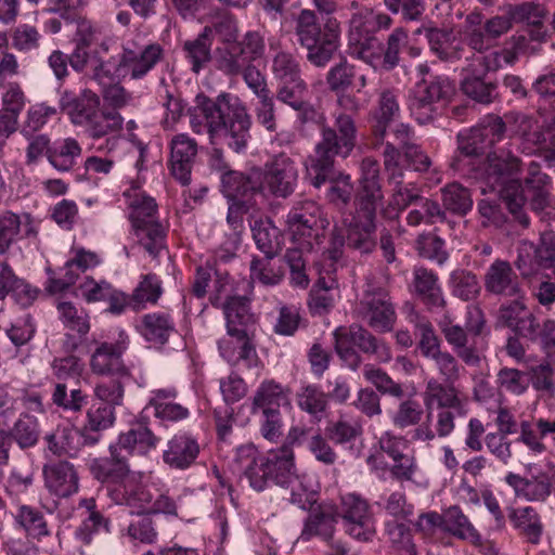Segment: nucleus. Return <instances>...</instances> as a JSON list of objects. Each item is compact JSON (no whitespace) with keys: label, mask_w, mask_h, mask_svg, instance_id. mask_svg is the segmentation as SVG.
Segmentation results:
<instances>
[{"label":"nucleus","mask_w":555,"mask_h":555,"mask_svg":"<svg viewBox=\"0 0 555 555\" xmlns=\"http://www.w3.org/2000/svg\"><path fill=\"white\" fill-rule=\"evenodd\" d=\"M358 129L354 119L347 113H336L333 126L323 125L321 140L306 162L307 172H318L322 179L332 172L336 157L347 158L357 144Z\"/></svg>","instance_id":"f03ea898"},{"label":"nucleus","mask_w":555,"mask_h":555,"mask_svg":"<svg viewBox=\"0 0 555 555\" xmlns=\"http://www.w3.org/2000/svg\"><path fill=\"white\" fill-rule=\"evenodd\" d=\"M162 295L163 286L160 279L154 273L142 275L139 284L132 292L131 307L133 310H141L147 304L156 305Z\"/></svg>","instance_id":"69168bd1"},{"label":"nucleus","mask_w":555,"mask_h":555,"mask_svg":"<svg viewBox=\"0 0 555 555\" xmlns=\"http://www.w3.org/2000/svg\"><path fill=\"white\" fill-rule=\"evenodd\" d=\"M44 483L48 490L60 496L68 498L79 489V476L74 464L56 461L43 466Z\"/></svg>","instance_id":"c756f323"},{"label":"nucleus","mask_w":555,"mask_h":555,"mask_svg":"<svg viewBox=\"0 0 555 555\" xmlns=\"http://www.w3.org/2000/svg\"><path fill=\"white\" fill-rule=\"evenodd\" d=\"M333 335L336 353L352 371L358 370L362 364V357L354 347L364 354L373 356L378 363H389L392 359L389 344L385 339L376 337L360 324L339 326Z\"/></svg>","instance_id":"39448f33"},{"label":"nucleus","mask_w":555,"mask_h":555,"mask_svg":"<svg viewBox=\"0 0 555 555\" xmlns=\"http://www.w3.org/2000/svg\"><path fill=\"white\" fill-rule=\"evenodd\" d=\"M115 499L119 504L128 506L130 513L135 515L149 514L153 501L150 491L137 482L134 475L119 486L115 492Z\"/></svg>","instance_id":"3c124183"},{"label":"nucleus","mask_w":555,"mask_h":555,"mask_svg":"<svg viewBox=\"0 0 555 555\" xmlns=\"http://www.w3.org/2000/svg\"><path fill=\"white\" fill-rule=\"evenodd\" d=\"M384 526L385 534L392 552L397 555L418 554L412 530L405 522L387 520Z\"/></svg>","instance_id":"e2e57ef3"},{"label":"nucleus","mask_w":555,"mask_h":555,"mask_svg":"<svg viewBox=\"0 0 555 555\" xmlns=\"http://www.w3.org/2000/svg\"><path fill=\"white\" fill-rule=\"evenodd\" d=\"M199 451V443L194 435L178 431L167 441L163 461L172 469L184 470L195 463Z\"/></svg>","instance_id":"cd10ccee"},{"label":"nucleus","mask_w":555,"mask_h":555,"mask_svg":"<svg viewBox=\"0 0 555 555\" xmlns=\"http://www.w3.org/2000/svg\"><path fill=\"white\" fill-rule=\"evenodd\" d=\"M298 408L317 420L322 417L328 402L327 395L318 385H306L296 393Z\"/></svg>","instance_id":"774afa93"},{"label":"nucleus","mask_w":555,"mask_h":555,"mask_svg":"<svg viewBox=\"0 0 555 555\" xmlns=\"http://www.w3.org/2000/svg\"><path fill=\"white\" fill-rule=\"evenodd\" d=\"M320 207L312 201H305L295 205L287 215V227L294 241L310 250L311 238L317 236L320 221Z\"/></svg>","instance_id":"aec40b11"},{"label":"nucleus","mask_w":555,"mask_h":555,"mask_svg":"<svg viewBox=\"0 0 555 555\" xmlns=\"http://www.w3.org/2000/svg\"><path fill=\"white\" fill-rule=\"evenodd\" d=\"M454 91L453 82L444 75L418 79L409 96L408 106L411 115L421 125L431 121L436 114L435 104L448 101Z\"/></svg>","instance_id":"6e6552de"},{"label":"nucleus","mask_w":555,"mask_h":555,"mask_svg":"<svg viewBox=\"0 0 555 555\" xmlns=\"http://www.w3.org/2000/svg\"><path fill=\"white\" fill-rule=\"evenodd\" d=\"M56 309L59 319L66 330L77 333L79 337L89 333L90 317L85 308L72 301L62 300L57 302Z\"/></svg>","instance_id":"680f3d73"},{"label":"nucleus","mask_w":555,"mask_h":555,"mask_svg":"<svg viewBox=\"0 0 555 555\" xmlns=\"http://www.w3.org/2000/svg\"><path fill=\"white\" fill-rule=\"evenodd\" d=\"M354 312L369 327L380 334L391 332L397 321L389 291L372 281L366 283Z\"/></svg>","instance_id":"0eeeda50"},{"label":"nucleus","mask_w":555,"mask_h":555,"mask_svg":"<svg viewBox=\"0 0 555 555\" xmlns=\"http://www.w3.org/2000/svg\"><path fill=\"white\" fill-rule=\"evenodd\" d=\"M362 434L361 422L347 413H339L338 417L328 422L325 427L326 437L336 446L352 447Z\"/></svg>","instance_id":"603ef678"},{"label":"nucleus","mask_w":555,"mask_h":555,"mask_svg":"<svg viewBox=\"0 0 555 555\" xmlns=\"http://www.w3.org/2000/svg\"><path fill=\"white\" fill-rule=\"evenodd\" d=\"M48 450L55 456L77 457L83 442L80 428L57 426L52 433L44 436Z\"/></svg>","instance_id":"37998d69"},{"label":"nucleus","mask_w":555,"mask_h":555,"mask_svg":"<svg viewBox=\"0 0 555 555\" xmlns=\"http://www.w3.org/2000/svg\"><path fill=\"white\" fill-rule=\"evenodd\" d=\"M499 68H488L483 64L466 63L461 69L460 88L469 99L490 104L495 99L496 83L487 80V74Z\"/></svg>","instance_id":"5701e85b"},{"label":"nucleus","mask_w":555,"mask_h":555,"mask_svg":"<svg viewBox=\"0 0 555 555\" xmlns=\"http://www.w3.org/2000/svg\"><path fill=\"white\" fill-rule=\"evenodd\" d=\"M59 103L60 108L69 116L74 125L85 127L99 111L100 99L89 89L82 90L80 94L65 90Z\"/></svg>","instance_id":"7c9ffc66"},{"label":"nucleus","mask_w":555,"mask_h":555,"mask_svg":"<svg viewBox=\"0 0 555 555\" xmlns=\"http://www.w3.org/2000/svg\"><path fill=\"white\" fill-rule=\"evenodd\" d=\"M412 286L416 296L429 311H437L446 307L447 301L439 284V278L433 270L415 267Z\"/></svg>","instance_id":"72a5a7b5"},{"label":"nucleus","mask_w":555,"mask_h":555,"mask_svg":"<svg viewBox=\"0 0 555 555\" xmlns=\"http://www.w3.org/2000/svg\"><path fill=\"white\" fill-rule=\"evenodd\" d=\"M423 401L426 411H433L434 406L460 410L463 405L454 384L441 383L436 378H430L426 383Z\"/></svg>","instance_id":"09e8293b"},{"label":"nucleus","mask_w":555,"mask_h":555,"mask_svg":"<svg viewBox=\"0 0 555 555\" xmlns=\"http://www.w3.org/2000/svg\"><path fill=\"white\" fill-rule=\"evenodd\" d=\"M550 177L541 172L540 165L531 162L525 178L528 205L542 219H555V198L550 195Z\"/></svg>","instance_id":"4be33fe9"},{"label":"nucleus","mask_w":555,"mask_h":555,"mask_svg":"<svg viewBox=\"0 0 555 555\" xmlns=\"http://www.w3.org/2000/svg\"><path fill=\"white\" fill-rule=\"evenodd\" d=\"M124 196L138 242L152 257H157L166 247L167 228L158 218L156 201L138 185L126 190Z\"/></svg>","instance_id":"7ed1b4c3"},{"label":"nucleus","mask_w":555,"mask_h":555,"mask_svg":"<svg viewBox=\"0 0 555 555\" xmlns=\"http://www.w3.org/2000/svg\"><path fill=\"white\" fill-rule=\"evenodd\" d=\"M166 60V51L157 42L140 46L133 40L122 44L116 70L132 80L144 79Z\"/></svg>","instance_id":"9b49d317"},{"label":"nucleus","mask_w":555,"mask_h":555,"mask_svg":"<svg viewBox=\"0 0 555 555\" xmlns=\"http://www.w3.org/2000/svg\"><path fill=\"white\" fill-rule=\"evenodd\" d=\"M443 531L473 544H478L481 541L477 529L457 505L443 509Z\"/></svg>","instance_id":"6e6d98bb"},{"label":"nucleus","mask_w":555,"mask_h":555,"mask_svg":"<svg viewBox=\"0 0 555 555\" xmlns=\"http://www.w3.org/2000/svg\"><path fill=\"white\" fill-rule=\"evenodd\" d=\"M294 33L307 51V62L317 68L326 67L339 53L340 26L336 18H327L322 26L314 11L302 9L294 16Z\"/></svg>","instance_id":"f257e3e1"},{"label":"nucleus","mask_w":555,"mask_h":555,"mask_svg":"<svg viewBox=\"0 0 555 555\" xmlns=\"http://www.w3.org/2000/svg\"><path fill=\"white\" fill-rule=\"evenodd\" d=\"M229 103V108L223 117L220 129V139H224L227 145L236 153L246 150L250 139L251 119L245 105L237 96Z\"/></svg>","instance_id":"a211bd4d"},{"label":"nucleus","mask_w":555,"mask_h":555,"mask_svg":"<svg viewBox=\"0 0 555 555\" xmlns=\"http://www.w3.org/2000/svg\"><path fill=\"white\" fill-rule=\"evenodd\" d=\"M289 391L274 379H264L257 387L250 411L253 414L264 411H275L284 404H289Z\"/></svg>","instance_id":"a18cd8bd"},{"label":"nucleus","mask_w":555,"mask_h":555,"mask_svg":"<svg viewBox=\"0 0 555 555\" xmlns=\"http://www.w3.org/2000/svg\"><path fill=\"white\" fill-rule=\"evenodd\" d=\"M462 39L466 47V63L483 64L488 68H501L500 50L483 27L464 29Z\"/></svg>","instance_id":"bb28decb"},{"label":"nucleus","mask_w":555,"mask_h":555,"mask_svg":"<svg viewBox=\"0 0 555 555\" xmlns=\"http://www.w3.org/2000/svg\"><path fill=\"white\" fill-rule=\"evenodd\" d=\"M129 344V336L121 328L112 331L106 339L95 341V348L89 361L92 373L102 376L131 377V372L124 362V354Z\"/></svg>","instance_id":"1a4fd4ad"},{"label":"nucleus","mask_w":555,"mask_h":555,"mask_svg":"<svg viewBox=\"0 0 555 555\" xmlns=\"http://www.w3.org/2000/svg\"><path fill=\"white\" fill-rule=\"evenodd\" d=\"M451 410L438 409L434 428L431 425L433 411H427L426 421L412 430L411 439L413 441L430 443L436 437H449L455 429V415Z\"/></svg>","instance_id":"58836bf2"},{"label":"nucleus","mask_w":555,"mask_h":555,"mask_svg":"<svg viewBox=\"0 0 555 555\" xmlns=\"http://www.w3.org/2000/svg\"><path fill=\"white\" fill-rule=\"evenodd\" d=\"M376 220L360 218L353 215L336 224L331 233L330 244L323 253V261H331V267L343 257L347 246L360 254H371L375 246Z\"/></svg>","instance_id":"423d86ee"},{"label":"nucleus","mask_w":555,"mask_h":555,"mask_svg":"<svg viewBox=\"0 0 555 555\" xmlns=\"http://www.w3.org/2000/svg\"><path fill=\"white\" fill-rule=\"evenodd\" d=\"M39 220L30 212L17 215L11 210L0 212V256L5 255L18 240L24 231V237L37 238L39 234Z\"/></svg>","instance_id":"a878e982"},{"label":"nucleus","mask_w":555,"mask_h":555,"mask_svg":"<svg viewBox=\"0 0 555 555\" xmlns=\"http://www.w3.org/2000/svg\"><path fill=\"white\" fill-rule=\"evenodd\" d=\"M332 172H327L322 179L318 172H308L311 184L314 188H321L325 182H330L326 196L328 201L335 205L347 206L351 199L353 185L349 175L336 170L332 166Z\"/></svg>","instance_id":"a19ab883"},{"label":"nucleus","mask_w":555,"mask_h":555,"mask_svg":"<svg viewBox=\"0 0 555 555\" xmlns=\"http://www.w3.org/2000/svg\"><path fill=\"white\" fill-rule=\"evenodd\" d=\"M400 115L398 91L395 89H383L378 93L376 106L371 113L373 121L372 132L378 140H383L389 125Z\"/></svg>","instance_id":"c9c22d12"},{"label":"nucleus","mask_w":555,"mask_h":555,"mask_svg":"<svg viewBox=\"0 0 555 555\" xmlns=\"http://www.w3.org/2000/svg\"><path fill=\"white\" fill-rule=\"evenodd\" d=\"M427 39L430 52L441 62L454 64L466 61V47L462 36H456L452 27L424 26L417 30Z\"/></svg>","instance_id":"6ab92c4d"},{"label":"nucleus","mask_w":555,"mask_h":555,"mask_svg":"<svg viewBox=\"0 0 555 555\" xmlns=\"http://www.w3.org/2000/svg\"><path fill=\"white\" fill-rule=\"evenodd\" d=\"M109 459H95L90 465L93 477L101 481H120V486L126 479H130L128 460L125 454L118 451L117 447H109Z\"/></svg>","instance_id":"4c0bfd02"},{"label":"nucleus","mask_w":555,"mask_h":555,"mask_svg":"<svg viewBox=\"0 0 555 555\" xmlns=\"http://www.w3.org/2000/svg\"><path fill=\"white\" fill-rule=\"evenodd\" d=\"M506 131V124L495 115L485 116L476 126L457 134V149L451 167L462 173L475 170L479 158L501 141Z\"/></svg>","instance_id":"20e7f679"},{"label":"nucleus","mask_w":555,"mask_h":555,"mask_svg":"<svg viewBox=\"0 0 555 555\" xmlns=\"http://www.w3.org/2000/svg\"><path fill=\"white\" fill-rule=\"evenodd\" d=\"M257 248L268 258H274L281 250L280 230L270 219H259L251 225Z\"/></svg>","instance_id":"052dcab7"},{"label":"nucleus","mask_w":555,"mask_h":555,"mask_svg":"<svg viewBox=\"0 0 555 555\" xmlns=\"http://www.w3.org/2000/svg\"><path fill=\"white\" fill-rule=\"evenodd\" d=\"M264 457L271 470V481L281 487H289L297 476L293 447L283 444L276 450H271Z\"/></svg>","instance_id":"ea45409f"},{"label":"nucleus","mask_w":555,"mask_h":555,"mask_svg":"<svg viewBox=\"0 0 555 555\" xmlns=\"http://www.w3.org/2000/svg\"><path fill=\"white\" fill-rule=\"evenodd\" d=\"M483 286L487 294L499 299L525 297L521 276L507 260L495 259L486 270Z\"/></svg>","instance_id":"f3484780"},{"label":"nucleus","mask_w":555,"mask_h":555,"mask_svg":"<svg viewBox=\"0 0 555 555\" xmlns=\"http://www.w3.org/2000/svg\"><path fill=\"white\" fill-rule=\"evenodd\" d=\"M448 284L451 294L464 301L476 299L481 289L477 275L465 269L452 271Z\"/></svg>","instance_id":"338daca9"},{"label":"nucleus","mask_w":555,"mask_h":555,"mask_svg":"<svg viewBox=\"0 0 555 555\" xmlns=\"http://www.w3.org/2000/svg\"><path fill=\"white\" fill-rule=\"evenodd\" d=\"M10 436L22 450L34 448L40 437L38 418L27 412L21 413L10 429Z\"/></svg>","instance_id":"0e129e2a"},{"label":"nucleus","mask_w":555,"mask_h":555,"mask_svg":"<svg viewBox=\"0 0 555 555\" xmlns=\"http://www.w3.org/2000/svg\"><path fill=\"white\" fill-rule=\"evenodd\" d=\"M159 438L143 423H135L125 431L120 433L118 440L113 447L127 455H146L150 451L156 449Z\"/></svg>","instance_id":"f704fd0d"},{"label":"nucleus","mask_w":555,"mask_h":555,"mask_svg":"<svg viewBox=\"0 0 555 555\" xmlns=\"http://www.w3.org/2000/svg\"><path fill=\"white\" fill-rule=\"evenodd\" d=\"M229 202L227 222L233 233L220 249L219 258L223 261L231 259L237 250L241 243L240 233L244 229V216L248 211V205L244 201L229 199Z\"/></svg>","instance_id":"4d7b16f0"},{"label":"nucleus","mask_w":555,"mask_h":555,"mask_svg":"<svg viewBox=\"0 0 555 555\" xmlns=\"http://www.w3.org/2000/svg\"><path fill=\"white\" fill-rule=\"evenodd\" d=\"M522 164L519 157L506 149L487 155L482 169L476 172L492 190L502 192L508 186H519Z\"/></svg>","instance_id":"ddd939ff"},{"label":"nucleus","mask_w":555,"mask_h":555,"mask_svg":"<svg viewBox=\"0 0 555 555\" xmlns=\"http://www.w3.org/2000/svg\"><path fill=\"white\" fill-rule=\"evenodd\" d=\"M505 481L514 489L518 498H524L527 501H544L551 494L552 483L545 474L525 478L518 474L508 473L505 476Z\"/></svg>","instance_id":"49530a36"},{"label":"nucleus","mask_w":555,"mask_h":555,"mask_svg":"<svg viewBox=\"0 0 555 555\" xmlns=\"http://www.w3.org/2000/svg\"><path fill=\"white\" fill-rule=\"evenodd\" d=\"M338 517V508L335 504L330 502L320 503L317 507L310 509L300 539L309 541L313 537H319L326 542L332 541Z\"/></svg>","instance_id":"c85d7f7f"},{"label":"nucleus","mask_w":555,"mask_h":555,"mask_svg":"<svg viewBox=\"0 0 555 555\" xmlns=\"http://www.w3.org/2000/svg\"><path fill=\"white\" fill-rule=\"evenodd\" d=\"M140 334L153 345L163 346L175 333V321L167 312L146 313L138 326Z\"/></svg>","instance_id":"de8ad7c7"},{"label":"nucleus","mask_w":555,"mask_h":555,"mask_svg":"<svg viewBox=\"0 0 555 555\" xmlns=\"http://www.w3.org/2000/svg\"><path fill=\"white\" fill-rule=\"evenodd\" d=\"M422 199L421 190L413 182H403L391 189L388 204L380 209V215L386 220H397L400 214L410 205Z\"/></svg>","instance_id":"5fc2aeb1"},{"label":"nucleus","mask_w":555,"mask_h":555,"mask_svg":"<svg viewBox=\"0 0 555 555\" xmlns=\"http://www.w3.org/2000/svg\"><path fill=\"white\" fill-rule=\"evenodd\" d=\"M233 99L230 93H221L216 100L205 95L196 96V105L189 108L190 127L196 134L207 133L211 144L220 140L223 117Z\"/></svg>","instance_id":"f8f14e48"},{"label":"nucleus","mask_w":555,"mask_h":555,"mask_svg":"<svg viewBox=\"0 0 555 555\" xmlns=\"http://www.w3.org/2000/svg\"><path fill=\"white\" fill-rule=\"evenodd\" d=\"M124 118L116 111H98L90 121H88L83 129L85 132L93 138L100 139L103 137H107L105 140V145H100L96 147L99 151L115 150L118 143V133L122 129Z\"/></svg>","instance_id":"2f4dec72"},{"label":"nucleus","mask_w":555,"mask_h":555,"mask_svg":"<svg viewBox=\"0 0 555 555\" xmlns=\"http://www.w3.org/2000/svg\"><path fill=\"white\" fill-rule=\"evenodd\" d=\"M319 279L309 292L308 308L312 315L327 314L334 307L338 291V282L335 276L336 264L331 267V261L319 263Z\"/></svg>","instance_id":"412c9836"},{"label":"nucleus","mask_w":555,"mask_h":555,"mask_svg":"<svg viewBox=\"0 0 555 555\" xmlns=\"http://www.w3.org/2000/svg\"><path fill=\"white\" fill-rule=\"evenodd\" d=\"M116 421L115 409L107 403L93 402L86 412V421L80 427L83 442L88 447L98 444L103 433L113 427Z\"/></svg>","instance_id":"473e14b6"},{"label":"nucleus","mask_w":555,"mask_h":555,"mask_svg":"<svg viewBox=\"0 0 555 555\" xmlns=\"http://www.w3.org/2000/svg\"><path fill=\"white\" fill-rule=\"evenodd\" d=\"M215 66L218 70L229 77L241 75L249 61L243 53V50L232 41L217 47L214 55Z\"/></svg>","instance_id":"13d9d810"},{"label":"nucleus","mask_w":555,"mask_h":555,"mask_svg":"<svg viewBox=\"0 0 555 555\" xmlns=\"http://www.w3.org/2000/svg\"><path fill=\"white\" fill-rule=\"evenodd\" d=\"M279 46V41L269 42L270 50L276 51L272 57L271 73L278 85L275 91L278 101L308 87L302 78L301 65L297 56L291 51L278 49Z\"/></svg>","instance_id":"dca6fc26"},{"label":"nucleus","mask_w":555,"mask_h":555,"mask_svg":"<svg viewBox=\"0 0 555 555\" xmlns=\"http://www.w3.org/2000/svg\"><path fill=\"white\" fill-rule=\"evenodd\" d=\"M150 405L154 408L155 416L164 422H179L186 418L189 410L176 402L177 390L173 387L159 388L152 391Z\"/></svg>","instance_id":"8fccbe9b"},{"label":"nucleus","mask_w":555,"mask_h":555,"mask_svg":"<svg viewBox=\"0 0 555 555\" xmlns=\"http://www.w3.org/2000/svg\"><path fill=\"white\" fill-rule=\"evenodd\" d=\"M514 528L527 542L538 544L543 532V525L537 511L531 506L514 508L509 513Z\"/></svg>","instance_id":"bf43d9fd"},{"label":"nucleus","mask_w":555,"mask_h":555,"mask_svg":"<svg viewBox=\"0 0 555 555\" xmlns=\"http://www.w3.org/2000/svg\"><path fill=\"white\" fill-rule=\"evenodd\" d=\"M361 176L354 196L356 216L376 220V210L384 201L378 162L365 157L360 164Z\"/></svg>","instance_id":"2eb2a0df"},{"label":"nucleus","mask_w":555,"mask_h":555,"mask_svg":"<svg viewBox=\"0 0 555 555\" xmlns=\"http://www.w3.org/2000/svg\"><path fill=\"white\" fill-rule=\"evenodd\" d=\"M345 532L361 541H372L375 533V520L370 503L358 493H346L340 498V508Z\"/></svg>","instance_id":"4468645a"},{"label":"nucleus","mask_w":555,"mask_h":555,"mask_svg":"<svg viewBox=\"0 0 555 555\" xmlns=\"http://www.w3.org/2000/svg\"><path fill=\"white\" fill-rule=\"evenodd\" d=\"M169 147L170 172L181 184L186 185L190 183L192 168L197 156V142L186 133H179L172 137Z\"/></svg>","instance_id":"393cba45"},{"label":"nucleus","mask_w":555,"mask_h":555,"mask_svg":"<svg viewBox=\"0 0 555 555\" xmlns=\"http://www.w3.org/2000/svg\"><path fill=\"white\" fill-rule=\"evenodd\" d=\"M221 192L228 199H240L259 193L260 171L253 170L248 175L231 170L220 177Z\"/></svg>","instance_id":"79ce46f5"},{"label":"nucleus","mask_w":555,"mask_h":555,"mask_svg":"<svg viewBox=\"0 0 555 555\" xmlns=\"http://www.w3.org/2000/svg\"><path fill=\"white\" fill-rule=\"evenodd\" d=\"M211 46V28H203L195 38L183 42V56L194 74H199L214 60Z\"/></svg>","instance_id":"c03bdc74"},{"label":"nucleus","mask_w":555,"mask_h":555,"mask_svg":"<svg viewBox=\"0 0 555 555\" xmlns=\"http://www.w3.org/2000/svg\"><path fill=\"white\" fill-rule=\"evenodd\" d=\"M506 8L514 23H527L533 27L531 29V37L534 41H542L545 38L543 20L546 15V9L542 4L528 1L508 4Z\"/></svg>","instance_id":"864d4df0"},{"label":"nucleus","mask_w":555,"mask_h":555,"mask_svg":"<svg viewBox=\"0 0 555 555\" xmlns=\"http://www.w3.org/2000/svg\"><path fill=\"white\" fill-rule=\"evenodd\" d=\"M259 171L261 176L259 193L275 198H287L294 193L299 175L295 160L287 154L274 155Z\"/></svg>","instance_id":"9d476101"},{"label":"nucleus","mask_w":555,"mask_h":555,"mask_svg":"<svg viewBox=\"0 0 555 555\" xmlns=\"http://www.w3.org/2000/svg\"><path fill=\"white\" fill-rule=\"evenodd\" d=\"M525 297H513L498 310V323L509 328L515 335L529 339L538 326V318L527 307Z\"/></svg>","instance_id":"b1692460"},{"label":"nucleus","mask_w":555,"mask_h":555,"mask_svg":"<svg viewBox=\"0 0 555 555\" xmlns=\"http://www.w3.org/2000/svg\"><path fill=\"white\" fill-rule=\"evenodd\" d=\"M227 323L229 336H244L255 324L254 314L250 313L248 299L244 296H234L220 306Z\"/></svg>","instance_id":"e433bc0d"}]
</instances>
